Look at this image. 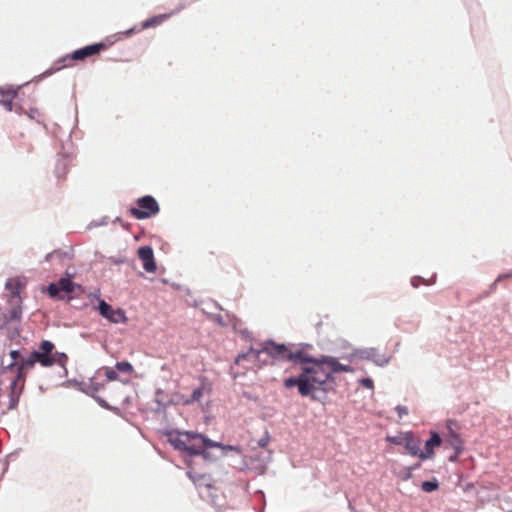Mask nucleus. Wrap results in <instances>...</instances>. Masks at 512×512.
Segmentation results:
<instances>
[{"label": "nucleus", "instance_id": "nucleus-1", "mask_svg": "<svg viewBox=\"0 0 512 512\" xmlns=\"http://www.w3.org/2000/svg\"><path fill=\"white\" fill-rule=\"evenodd\" d=\"M314 346L308 342H286L280 347V362H288L299 367V373L283 379V387L287 390L297 389L302 398L311 401L321 400L316 396V386L320 373L323 371L321 362L316 355L311 354Z\"/></svg>", "mask_w": 512, "mask_h": 512}, {"label": "nucleus", "instance_id": "nucleus-2", "mask_svg": "<svg viewBox=\"0 0 512 512\" xmlns=\"http://www.w3.org/2000/svg\"><path fill=\"white\" fill-rule=\"evenodd\" d=\"M219 458L211 451H206L195 444L191 450L184 454L182 460L187 467V471L211 472Z\"/></svg>", "mask_w": 512, "mask_h": 512}, {"label": "nucleus", "instance_id": "nucleus-3", "mask_svg": "<svg viewBox=\"0 0 512 512\" xmlns=\"http://www.w3.org/2000/svg\"><path fill=\"white\" fill-rule=\"evenodd\" d=\"M286 342H277L273 338H268L260 343V348H254L253 345H250L247 349V351H241L238 353V355L235 357L233 364L239 365L241 361L247 360L249 355H253L254 359H258V356L261 355V353L267 354V356L273 360V361H281V351L278 350L280 347L285 346Z\"/></svg>", "mask_w": 512, "mask_h": 512}, {"label": "nucleus", "instance_id": "nucleus-4", "mask_svg": "<svg viewBox=\"0 0 512 512\" xmlns=\"http://www.w3.org/2000/svg\"><path fill=\"white\" fill-rule=\"evenodd\" d=\"M186 476L193 482L202 499H208L211 505H217V488L211 472L186 471Z\"/></svg>", "mask_w": 512, "mask_h": 512}, {"label": "nucleus", "instance_id": "nucleus-5", "mask_svg": "<svg viewBox=\"0 0 512 512\" xmlns=\"http://www.w3.org/2000/svg\"><path fill=\"white\" fill-rule=\"evenodd\" d=\"M108 46L105 43H95L92 45L85 46L83 48L73 51L71 54L66 55L62 58L64 63L62 67H68L72 65L73 61H83L86 58L92 57L105 51Z\"/></svg>", "mask_w": 512, "mask_h": 512}, {"label": "nucleus", "instance_id": "nucleus-6", "mask_svg": "<svg viewBox=\"0 0 512 512\" xmlns=\"http://www.w3.org/2000/svg\"><path fill=\"white\" fill-rule=\"evenodd\" d=\"M157 201L151 196H144L137 200V206L129 209L130 214L136 219H145L158 212Z\"/></svg>", "mask_w": 512, "mask_h": 512}, {"label": "nucleus", "instance_id": "nucleus-7", "mask_svg": "<svg viewBox=\"0 0 512 512\" xmlns=\"http://www.w3.org/2000/svg\"><path fill=\"white\" fill-rule=\"evenodd\" d=\"M36 363H38V361L33 358V354L31 353L28 358L22 359L20 363L12 362L8 365V369L12 370L13 368H16L17 370V376L11 384L13 394L15 393V390L19 384L20 390L23 388L26 378V371L33 369Z\"/></svg>", "mask_w": 512, "mask_h": 512}, {"label": "nucleus", "instance_id": "nucleus-8", "mask_svg": "<svg viewBox=\"0 0 512 512\" xmlns=\"http://www.w3.org/2000/svg\"><path fill=\"white\" fill-rule=\"evenodd\" d=\"M162 436L167 437V442L172 448L180 453L181 458H184V454L191 450L195 444H187L184 439V432L177 429H162Z\"/></svg>", "mask_w": 512, "mask_h": 512}, {"label": "nucleus", "instance_id": "nucleus-9", "mask_svg": "<svg viewBox=\"0 0 512 512\" xmlns=\"http://www.w3.org/2000/svg\"><path fill=\"white\" fill-rule=\"evenodd\" d=\"M443 444V435L438 430L430 429L428 438L424 441V448H421V461L431 460L436 455V448Z\"/></svg>", "mask_w": 512, "mask_h": 512}, {"label": "nucleus", "instance_id": "nucleus-10", "mask_svg": "<svg viewBox=\"0 0 512 512\" xmlns=\"http://www.w3.org/2000/svg\"><path fill=\"white\" fill-rule=\"evenodd\" d=\"M54 344L51 341L44 340L40 343L39 350L33 351V358L43 367H51L55 364Z\"/></svg>", "mask_w": 512, "mask_h": 512}, {"label": "nucleus", "instance_id": "nucleus-11", "mask_svg": "<svg viewBox=\"0 0 512 512\" xmlns=\"http://www.w3.org/2000/svg\"><path fill=\"white\" fill-rule=\"evenodd\" d=\"M358 359L371 361L378 367H385L389 364L391 357L385 354H380L379 349L376 347L357 348Z\"/></svg>", "mask_w": 512, "mask_h": 512}, {"label": "nucleus", "instance_id": "nucleus-12", "mask_svg": "<svg viewBox=\"0 0 512 512\" xmlns=\"http://www.w3.org/2000/svg\"><path fill=\"white\" fill-rule=\"evenodd\" d=\"M99 314L110 321L111 323H124L126 322L125 312L120 309H114L110 304L105 302L104 300H100L98 304Z\"/></svg>", "mask_w": 512, "mask_h": 512}, {"label": "nucleus", "instance_id": "nucleus-13", "mask_svg": "<svg viewBox=\"0 0 512 512\" xmlns=\"http://www.w3.org/2000/svg\"><path fill=\"white\" fill-rule=\"evenodd\" d=\"M421 444V437L417 436L413 430L405 431V438L402 446L408 455L421 459Z\"/></svg>", "mask_w": 512, "mask_h": 512}, {"label": "nucleus", "instance_id": "nucleus-14", "mask_svg": "<svg viewBox=\"0 0 512 512\" xmlns=\"http://www.w3.org/2000/svg\"><path fill=\"white\" fill-rule=\"evenodd\" d=\"M162 285H169L172 290L179 293V297L184 300L185 304L197 308L201 301L192 298L191 290L189 287L181 285L176 282H170L168 279L162 277Z\"/></svg>", "mask_w": 512, "mask_h": 512}, {"label": "nucleus", "instance_id": "nucleus-15", "mask_svg": "<svg viewBox=\"0 0 512 512\" xmlns=\"http://www.w3.org/2000/svg\"><path fill=\"white\" fill-rule=\"evenodd\" d=\"M199 386L192 390V393L188 399L185 400V404H192L199 402L204 395V392L210 393L212 391V383L209 378L205 375L199 376Z\"/></svg>", "mask_w": 512, "mask_h": 512}, {"label": "nucleus", "instance_id": "nucleus-16", "mask_svg": "<svg viewBox=\"0 0 512 512\" xmlns=\"http://www.w3.org/2000/svg\"><path fill=\"white\" fill-rule=\"evenodd\" d=\"M317 357L322 365L327 364L336 374L354 372V368L351 365L340 363L338 357L327 354H319Z\"/></svg>", "mask_w": 512, "mask_h": 512}, {"label": "nucleus", "instance_id": "nucleus-17", "mask_svg": "<svg viewBox=\"0 0 512 512\" xmlns=\"http://www.w3.org/2000/svg\"><path fill=\"white\" fill-rule=\"evenodd\" d=\"M138 257L142 261L143 268L146 272H155L157 269L156 262L154 260L153 250L149 246H142L138 249Z\"/></svg>", "mask_w": 512, "mask_h": 512}, {"label": "nucleus", "instance_id": "nucleus-18", "mask_svg": "<svg viewBox=\"0 0 512 512\" xmlns=\"http://www.w3.org/2000/svg\"><path fill=\"white\" fill-rule=\"evenodd\" d=\"M75 284L70 278H61L57 283H51L47 292L50 297H57L60 291H64L66 293H71L74 291Z\"/></svg>", "mask_w": 512, "mask_h": 512}, {"label": "nucleus", "instance_id": "nucleus-19", "mask_svg": "<svg viewBox=\"0 0 512 512\" xmlns=\"http://www.w3.org/2000/svg\"><path fill=\"white\" fill-rule=\"evenodd\" d=\"M442 435L443 443L446 444V447H465V442L461 433L449 429Z\"/></svg>", "mask_w": 512, "mask_h": 512}, {"label": "nucleus", "instance_id": "nucleus-20", "mask_svg": "<svg viewBox=\"0 0 512 512\" xmlns=\"http://www.w3.org/2000/svg\"><path fill=\"white\" fill-rule=\"evenodd\" d=\"M17 96V90L13 88H0V104L7 110H13V100Z\"/></svg>", "mask_w": 512, "mask_h": 512}, {"label": "nucleus", "instance_id": "nucleus-21", "mask_svg": "<svg viewBox=\"0 0 512 512\" xmlns=\"http://www.w3.org/2000/svg\"><path fill=\"white\" fill-rule=\"evenodd\" d=\"M330 392H335V388L330 387L326 381H323V377L320 375L318 384L316 386V396L320 397L321 400H314V402L326 404L328 401V394Z\"/></svg>", "mask_w": 512, "mask_h": 512}, {"label": "nucleus", "instance_id": "nucleus-22", "mask_svg": "<svg viewBox=\"0 0 512 512\" xmlns=\"http://www.w3.org/2000/svg\"><path fill=\"white\" fill-rule=\"evenodd\" d=\"M440 487V482L436 477H431L428 480H424L420 484V489L424 493H433L437 491Z\"/></svg>", "mask_w": 512, "mask_h": 512}, {"label": "nucleus", "instance_id": "nucleus-23", "mask_svg": "<svg viewBox=\"0 0 512 512\" xmlns=\"http://www.w3.org/2000/svg\"><path fill=\"white\" fill-rule=\"evenodd\" d=\"M323 371L320 375L323 377V381H326L330 387H334L336 389V373L331 369L327 364H323Z\"/></svg>", "mask_w": 512, "mask_h": 512}, {"label": "nucleus", "instance_id": "nucleus-24", "mask_svg": "<svg viewBox=\"0 0 512 512\" xmlns=\"http://www.w3.org/2000/svg\"><path fill=\"white\" fill-rule=\"evenodd\" d=\"M220 457H226L230 452L237 455L243 454V447L240 444H222Z\"/></svg>", "mask_w": 512, "mask_h": 512}, {"label": "nucleus", "instance_id": "nucleus-25", "mask_svg": "<svg viewBox=\"0 0 512 512\" xmlns=\"http://www.w3.org/2000/svg\"><path fill=\"white\" fill-rule=\"evenodd\" d=\"M68 159L65 158V157H61L57 160L56 162V168H55V173H56V176L61 179V178H64L67 171H68Z\"/></svg>", "mask_w": 512, "mask_h": 512}, {"label": "nucleus", "instance_id": "nucleus-26", "mask_svg": "<svg viewBox=\"0 0 512 512\" xmlns=\"http://www.w3.org/2000/svg\"><path fill=\"white\" fill-rule=\"evenodd\" d=\"M183 432H184L185 443H187V444H193L192 442L195 440H199L200 444H202L203 439L206 436V434L198 432V431L185 430Z\"/></svg>", "mask_w": 512, "mask_h": 512}, {"label": "nucleus", "instance_id": "nucleus-27", "mask_svg": "<svg viewBox=\"0 0 512 512\" xmlns=\"http://www.w3.org/2000/svg\"><path fill=\"white\" fill-rule=\"evenodd\" d=\"M405 438V432L398 431L396 435H389L387 434L385 436V441L391 445L394 446H402Z\"/></svg>", "mask_w": 512, "mask_h": 512}, {"label": "nucleus", "instance_id": "nucleus-28", "mask_svg": "<svg viewBox=\"0 0 512 512\" xmlns=\"http://www.w3.org/2000/svg\"><path fill=\"white\" fill-rule=\"evenodd\" d=\"M436 275L434 274L432 278L425 279L422 276H413L410 280V284L413 288H418L421 284L426 286H430L435 282Z\"/></svg>", "mask_w": 512, "mask_h": 512}, {"label": "nucleus", "instance_id": "nucleus-29", "mask_svg": "<svg viewBox=\"0 0 512 512\" xmlns=\"http://www.w3.org/2000/svg\"><path fill=\"white\" fill-rule=\"evenodd\" d=\"M223 442L216 441L211 438H209L207 435L204 437L202 444H199L201 448H203L206 451H211V449L217 448L221 449Z\"/></svg>", "mask_w": 512, "mask_h": 512}, {"label": "nucleus", "instance_id": "nucleus-30", "mask_svg": "<svg viewBox=\"0 0 512 512\" xmlns=\"http://www.w3.org/2000/svg\"><path fill=\"white\" fill-rule=\"evenodd\" d=\"M22 283L18 278H11L6 282V289L11 291L14 296L19 295Z\"/></svg>", "mask_w": 512, "mask_h": 512}, {"label": "nucleus", "instance_id": "nucleus-31", "mask_svg": "<svg viewBox=\"0 0 512 512\" xmlns=\"http://www.w3.org/2000/svg\"><path fill=\"white\" fill-rule=\"evenodd\" d=\"M115 369L118 371V374L122 373L126 375H130L134 371L133 366L127 361L117 362L115 365Z\"/></svg>", "mask_w": 512, "mask_h": 512}, {"label": "nucleus", "instance_id": "nucleus-32", "mask_svg": "<svg viewBox=\"0 0 512 512\" xmlns=\"http://www.w3.org/2000/svg\"><path fill=\"white\" fill-rule=\"evenodd\" d=\"M462 428H463L462 424L454 418H447L445 420V429L446 430L450 429L452 431L461 433Z\"/></svg>", "mask_w": 512, "mask_h": 512}, {"label": "nucleus", "instance_id": "nucleus-33", "mask_svg": "<svg viewBox=\"0 0 512 512\" xmlns=\"http://www.w3.org/2000/svg\"><path fill=\"white\" fill-rule=\"evenodd\" d=\"M393 473L399 480L404 481V482L409 481L413 477L411 468H409L408 466L404 467L403 469H401L398 472L394 471Z\"/></svg>", "mask_w": 512, "mask_h": 512}, {"label": "nucleus", "instance_id": "nucleus-34", "mask_svg": "<svg viewBox=\"0 0 512 512\" xmlns=\"http://www.w3.org/2000/svg\"><path fill=\"white\" fill-rule=\"evenodd\" d=\"M451 448L453 450V453L448 457V461L450 463H458L461 455L465 451V447H451Z\"/></svg>", "mask_w": 512, "mask_h": 512}, {"label": "nucleus", "instance_id": "nucleus-35", "mask_svg": "<svg viewBox=\"0 0 512 512\" xmlns=\"http://www.w3.org/2000/svg\"><path fill=\"white\" fill-rule=\"evenodd\" d=\"M102 370L104 371L107 381L120 380L118 371L116 369H112L110 367H104Z\"/></svg>", "mask_w": 512, "mask_h": 512}, {"label": "nucleus", "instance_id": "nucleus-36", "mask_svg": "<svg viewBox=\"0 0 512 512\" xmlns=\"http://www.w3.org/2000/svg\"><path fill=\"white\" fill-rule=\"evenodd\" d=\"M271 440L270 432L267 428H265L262 436L259 438L257 444L260 448H266Z\"/></svg>", "mask_w": 512, "mask_h": 512}, {"label": "nucleus", "instance_id": "nucleus-37", "mask_svg": "<svg viewBox=\"0 0 512 512\" xmlns=\"http://www.w3.org/2000/svg\"><path fill=\"white\" fill-rule=\"evenodd\" d=\"M241 397L246 399V400H248V401H253L256 404L260 403V396L258 394H256V393L251 392V391H247V390L242 391Z\"/></svg>", "mask_w": 512, "mask_h": 512}, {"label": "nucleus", "instance_id": "nucleus-38", "mask_svg": "<svg viewBox=\"0 0 512 512\" xmlns=\"http://www.w3.org/2000/svg\"><path fill=\"white\" fill-rule=\"evenodd\" d=\"M358 384L361 387L366 388L368 390H371V391L374 390V381L371 377H364V378L358 379Z\"/></svg>", "mask_w": 512, "mask_h": 512}, {"label": "nucleus", "instance_id": "nucleus-39", "mask_svg": "<svg viewBox=\"0 0 512 512\" xmlns=\"http://www.w3.org/2000/svg\"><path fill=\"white\" fill-rule=\"evenodd\" d=\"M160 23V17L154 16L146 21H143L141 24V29H146L150 27H155Z\"/></svg>", "mask_w": 512, "mask_h": 512}, {"label": "nucleus", "instance_id": "nucleus-40", "mask_svg": "<svg viewBox=\"0 0 512 512\" xmlns=\"http://www.w3.org/2000/svg\"><path fill=\"white\" fill-rule=\"evenodd\" d=\"M394 410L397 412L398 417L402 419L404 416H407L409 414V409L405 405H397L394 407Z\"/></svg>", "mask_w": 512, "mask_h": 512}, {"label": "nucleus", "instance_id": "nucleus-41", "mask_svg": "<svg viewBox=\"0 0 512 512\" xmlns=\"http://www.w3.org/2000/svg\"><path fill=\"white\" fill-rule=\"evenodd\" d=\"M53 355H55V364L64 365L67 361V356L64 353H60L53 350Z\"/></svg>", "mask_w": 512, "mask_h": 512}, {"label": "nucleus", "instance_id": "nucleus-42", "mask_svg": "<svg viewBox=\"0 0 512 512\" xmlns=\"http://www.w3.org/2000/svg\"><path fill=\"white\" fill-rule=\"evenodd\" d=\"M339 359L346 360L350 363L354 362L356 359H358L357 348L353 349V351L349 354H343Z\"/></svg>", "mask_w": 512, "mask_h": 512}, {"label": "nucleus", "instance_id": "nucleus-43", "mask_svg": "<svg viewBox=\"0 0 512 512\" xmlns=\"http://www.w3.org/2000/svg\"><path fill=\"white\" fill-rule=\"evenodd\" d=\"M270 459H271V451H269L268 457L263 459L262 465L256 468V471H257L258 475H261V474L265 473L267 463L270 461Z\"/></svg>", "mask_w": 512, "mask_h": 512}, {"label": "nucleus", "instance_id": "nucleus-44", "mask_svg": "<svg viewBox=\"0 0 512 512\" xmlns=\"http://www.w3.org/2000/svg\"><path fill=\"white\" fill-rule=\"evenodd\" d=\"M512 277V272H505V273H501L497 276V278L495 279V281L491 284V289H494V287L497 285L498 282H500L502 279H505V278H511Z\"/></svg>", "mask_w": 512, "mask_h": 512}, {"label": "nucleus", "instance_id": "nucleus-45", "mask_svg": "<svg viewBox=\"0 0 512 512\" xmlns=\"http://www.w3.org/2000/svg\"><path fill=\"white\" fill-rule=\"evenodd\" d=\"M211 318L220 327H226L227 326V324L224 321V318H223V316L221 314H213Z\"/></svg>", "mask_w": 512, "mask_h": 512}, {"label": "nucleus", "instance_id": "nucleus-46", "mask_svg": "<svg viewBox=\"0 0 512 512\" xmlns=\"http://www.w3.org/2000/svg\"><path fill=\"white\" fill-rule=\"evenodd\" d=\"M27 115L30 119H34V120H37L39 121V118L41 117V113L39 111V109L37 108H31L28 112H27Z\"/></svg>", "mask_w": 512, "mask_h": 512}, {"label": "nucleus", "instance_id": "nucleus-47", "mask_svg": "<svg viewBox=\"0 0 512 512\" xmlns=\"http://www.w3.org/2000/svg\"><path fill=\"white\" fill-rule=\"evenodd\" d=\"M254 360L257 362V366L259 369L275 362L273 360H272V362H270L268 359H262V357H260V355L258 356V359H254Z\"/></svg>", "mask_w": 512, "mask_h": 512}, {"label": "nucleus", "instance_id": "nucleus-48", "mask_svg": "<svg viewBox=\"0 0 512 512\" xmlns=\"http://www.w3.org/2000/svg\"><path fill=\"white\" fill-rule=\"evenodd\" d=\"M255 494L259 497V500H260V502H261V504L263 506L262 510L260 512H264V507L266 505V498H265L264 491L261 490V489H258V490H256Z\"/></svg>", "mask_w": 512, "mask_h": 512}, {"label": "nucleus", "instance_id": "nucleus-49", "mask_svg": "<svg viewBox=\"0 0 512 512\" xmlns=\"http://www.w3.org/2000/svg\"><path fill=\"white\" fill-rule=\"evenodd\" d=\"M474 488H475V483L474 482H467L464 485H462V490L465 493L470 492Z\"/></svg>", "mask_w": 512, "mask_h": 512}, {"label": "nucleus", "instance_id": "nucleus-50", "mask_svg": "<svg viewBox=\"0 0 512 512\" xmlns=\"http://www.w3.org/2000/svg\"><path fill=\"white\" fill-rule=\"evenodd\" d=\"M240 333L246 340H252V334L247 328L242 329Z\"/></svg>", "mask_w": 512, "mask_h": 512}, {"label": "nucleus", "instance_id": "nucleus-51", "mask_svg": "<svg viewBox=\"0 0 512 512\" xmlns=\"http://www.w3.org/2000/svg\"><path fill=\"white\" fill-rule=\"evenodd\" d=\"M422 462L421 459H419L417 462H415L414 464H412L411 466H408L409 468H411V472L413 473V471L419 469L422 465Z\"/></svg>", "mask_w": 512, "mask_h": 512}, {"label": "nucleus", "instance_id": "nucleus-52", "mask_svg": "<svg viewBox=\"0 0 512 512\" xmlns=\"http://www.w3.org/2000/svg\"><path fill=\"white\" fill-rule=\"evenodd\" d=\"M10 357L13 359V362H16V360L20 357L19 351L18 350L10 351Z\"/></svg>", "mask_w": 512, "mask_h": 512}, {"label": "nucleus", "instance_id": "nucleus-53", "mask_svg": "<svg viewBox=\"0 0 512 512\" xmlns=\"http://www.w3.org/2000/svg\"><path fill=\"white\" fill-rule=\"evenodd\" d=\"M347 501H348V509L351 511V512H356V508L355 506L351 503V501L349 500L348 496L345 495Z\"/></svg>", "mask_w": 512, "mask_h": 512}, {"label": "nucleus", "instance_id": "nucleus-54", "mask_svg": "<svg viewBox=\"0 0 512 512\" xmlns=\"http://www.w3.org/2000/svg\"><path fill=\"white\" fill-rule=\"evenodd\" d=\"M210 302L217 310H223L222 306L217 301L211 299Z\"/></svg>", "mask_w": 512, "mask_h": 512}, {"label": "nucleus", "instance_id": "nucleus-55", "mask_svg": "<svg viewBox=\"0 0 512 512\" xmlns=\"http://www.w3.org/2000/svg\"><path fill=\"white\" fill-rule=\"evenodd\" d=\"M464 479V475L463 474H459L458 475V480H457V485L458 486H461L462 485V481Z\"/></svg>", "mask_w": 512, "mask_h": 512}, {"label": "nucleus", "instance_id": "nucleus-56", "mask_svg": "<svg viewBox=\"0 0 512 512\" xmlns=\"http://www.w3.org/2000/svg\"><path fill=\"white\" fill-rule=\"evenodd\" d=\"M166 247H168V244H167V243H164V242L162 241V246H161L162 252H164V253H166V252H167Z\"/></svg>", "mask_w": 512, "mask_h": 512}, {"label": "nucleus", "instance_id": "nucleus-57", "mask_svg": "<svg viewBox=\"0 0 512 512\" xmlns=\"http://www.w3.org/2000/svg\"><path fill=\"white\" fill-rule=\"evenodd\" d=\"M321 325H322V321L317 322V323L315 324L316 329L318 330V329H319V327H321Z\"/></svg>", "mask_w": 512, "mask_h": 512}, {"label": "nucleus", "instance_id": "nucleus-58", "mask_svg": "<svg viewBox=\"0 0 512 512\" xmlns=\"http://www.w3.org/2000/svg\"><path fill=\"white\" fill-rule=\"evenodd\" d=\"M161 293H162V299H163V298H164V295L167 293V290L162 289V290H161Z\"/></svg>", "mask_w": 512, "mask_h": 512}, {"label": "nucleus", "instance_id": "nucleus-59", "mask_svg": "<svg viewBox=\"0 0 512 512\" xmlns=\"http://www.w3.org/2000/svg\"><path fill=\"white\" fill-rule=\"evenodd\" d=\"M227 316H228V317H232V318H234V319H237V317H236L235 315H230V313H227Z\"/></svg>", "mask_w": 512, "mask_h": 512}, {"label": "nucleus", "instance_id": "nucleus-60", "mask_svg": "<svg viewBox=\"0 0 512 512\" xmlns=\"http://www.w3.org/2000/svg\"><path fill=\"white\" fill-rule=\"evenodd\" d=\"M18 112V114H21L22 113V108L20 107L19 109L16 110Z\"/></svg>", "mask_w": 512, "mask_h": 512}, {"label": "nucleus", "instance_id": "nucleus-61", "mask_svg": "<svg viewBox=\"0 0 512 512\" xmlns=\"http://www.w3.org/2000/svg\"><path fill=\"white\" fill-rule=\"evenodd\" d=\"M252 460H259V457L255 456V457H251Z\"/></svg>", "mask_w": 512, "mask_h": 512}, {"label": "nucleus", "instance_id": "nucleus-62", "mask_svg": "<svg viewBox=\"0 0 512 512\" xmlns=\"http://www.w3.org/2000/svg\"><path fill=\"white\" fill-rule=\"evenodd\" d=\"M161 406H162V411L164 410V407H165V403L162 401L161 403Z\"/></svg>", "mask_w": 512, "mask_h": 512}, {"label": "nucleus", "instance_id": "nucleus-63", "mask_svg": "<svg viewBox=\"0 0 512 512\" xmlns=\"http://www.w3.org/2000/svg\"><path fill=\"white\" fill-rule=\"evenodd\" d=\"M162 274L165 272V268L162 266L161 268Z\"/></svg>", "mask_w": 512, "mask_h": 512}, {"label": "nucleus", "instance_id": "nucleus-64", "mask_svg": "<svg viewBox=\"0 0 512 512\" xmlns=\"http://www.w3.org/2000/svg\"><path fill=\"white\" fill-rule=\"evenodd\" d=\"M161 369H162V371H164L165 370V365H162Z\"/></svg>", "mask_w": 512, "mask_h": 512}]
</instances>
